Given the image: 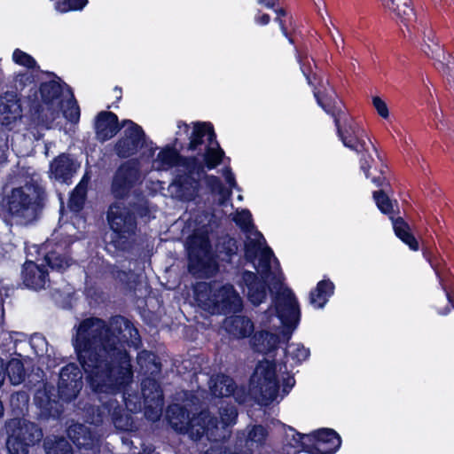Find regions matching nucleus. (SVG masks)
<instances>
[{
  "label": "nucleus",
  "mask_w": 454,
  "mask_h": 454,
  "mask_svg": "<svg viewBox=\"0 0 454 454\" xmlns=\"http://www.w3.org/2000/svg\"><path fill=\"white\" fill-rule=\"evenodd\" d=\"M72 342L76 359L97 394H115L132 381L131 356L127 347L138 349L142 340L137 328L123 316L109 324L97 317L82 319L74 326Z\"/></svg>",
  "instance_id": "f257e3e1"
},
{
  "label": "nucleus",
  "mask_w": 454,
  "mask_h": 454,
  "mask_svg": "<svg viewBox=\"0 0 454 454\" xmlns=\"http://www.w3.org/2000/svg\"><path fill=\"white\" fill-rule=\"evenodd\" d=\"M48 195L43 186L35 181L15 187L1 203L2 218L9 225L28 226L37 222L46 207Z\"/></svg>",
  "instance_id": "f03ea898"
},
{
  "label": "nucleus",
  "mask_w": 454,
  "mask_h": 454,
  "mask_svg": "<svg viewBox=\"0 0 454 454\" xmlns=\"http://www.w3.org/2000/svg\"><path fill=\"white\" fill-rule=\"evenodd\" d=\"M83 386L82 372L74 363H69L61 368L58 381V396L55 387L45 384L35 391L34 401L39 410L42 419H59L63 412V404L70 403L79 395Z\"/></svg>",
  "instance_id": "7ed1b4c3"
},
{
  "label": "nucleus",
  "mask_w": 454,
  "mask_h": 454,
  "mask_svg": "<svg viewBox=\"0 0 454 454\" xmlns=\"http://www.w3.org/2000/svg\"><path fill=\"white\" fill-rule=\"evenodd\" d=\"M151 211L146 200L141 201L121 200L112 202L106 211V221L112 231V244L119 251L132 247L138 230V218L149 216Z\"/></svg>",
  "instance_id": "20e7f679"
},
{
  "label": "nucleus",
  "mask_w": 454,
  "mask_h": 454,
  "mask_svg": "<svg viewBox=\"0 0 454 454\" xmlns=\"http://www.w3.org/2000/svg\"><path fill=\"white\" fill-rule=\"evenodd\" d=\"M58 80L41 82L38 89L30 90L27 96L30 121L37 128L50 129L59 117L64 86L70 88L60 78Z\"/></svg>",
  "instance_id": "39448f33"
},
{
  "label": "nucleus",
  "mask_w": 454,
  "mask_h": 454,
  "mask_svg": "<svg viewBox=\"0 0 454 454\" xmlns=\"http://www.w3.org/2000/svg\"><path fill=\"white\" fill-rule=\"evenodd\" d=\"M9 454H27L29 447L38 444L43 437V429L35 423L22 418H12L4 424Z\"/></svg>",
  "instance_id": "423d86ee"
},
{
  "label": "nucleus",
  "mask_w": 454,
  "mask_h": 454,
  "mask_svg": "<svg viewBox=\"0 0 454 454\" xmlns=\"http://www.w3.org/2000/svg\"><path fill=\"white\" fill-rule=\"evenodd\" d=\"M251 390L258 395L262 403L268 405L274 402L279 393V380L275 361L259 362L250 379Z\"/></svg>",
  "instance_id": "0eeeda50"
},
{
  "label": "nucleus",
  "mask_w": 454,
  "mask_h": 454,
  "mask_svg": "<svg viewBox=\"0 0 454 454\" xmlns=\"http://www.w3.org/2000/svg\"><path fill=\"white\" fill-rule=\"evenodd\" d=\"M178 130L176 132L175 145H179L180 150L196 152L204 145L212 144L217 140L214 125L210 121L192 122V130L190 132V126L184 121H178L176 123Z\"/></svg>",
  "instance_id": "6e6552de"
},
{
  "label": "nucleus",
  "mask_w": 454,
  "mask_h": 454,
  "mask_svg": "<svg viewBox=\"0 0 454 454\" xmlns=\"http://www.w3.org/2000/svg\"><path fill=\"white\" fill-rule=\"evenodd\" d=\"M422 35V51L428 58L435 60V68L447 78L449 85L454 90V58L444 51L431 27L425 26Z\"/></svg>",
  "instance_id": "1a4fd4ad"
},
{
  "label": "nucleus",
  "mask_w": 454,
  "mask_h": 454,
  "mask_svg": "<svg viewBox=\"0 0 454 454\" xmlns=\"http://www.w3.org/2000/svg\"><path fill=\"white\" fill-rule=\"evenodd\" d=\"M143 148L146 150L142 154L147 158H153L157 150V146L148 139L143 129H124L114 145V153L120 159L128 160L137 155Z\"/></svg>",
  "instance_id": "9d476101"
},
{
  "label": "nucleus",
  "mask_w": 454,
  "mask_h": 454,
  "mask_svg": "<svg viewBox=\"0 0 454 454\" xmlns=\"http://www.w3.org/2000/svg\"><path fill=\"white\" fill-rule=\"evenodd\" d=\"M140 177V162L137 158L129 159L116 168L112 177L110 192L116 200L129 197Z\"/></svg>",
  "instance_id": "9b49d317"
},
{
  "label": "nucleus",
  "mask_w": 454,
  "mask_h": 454,
  "mask_svg": "<svg viewBox=\"0 0 454 454\" xmlns=\"http://www.w3.org/2000/svg\"><path fill=\"white\" fill-rule=\"evenodd\" d=\"M272 303L283 326L296 329L301 320V309L294 292L289 288L276 292Z\"/></svg>",
  "instance_id": "f8f14e48"
},
{
  "label": "nucleus",
  "mask_w": 454,
  "mask_h": 454,
  "mask_svg": "<svg viewBox=\"0 0 454 454\" xmlns=\"http://www.w3.org/2000/svg\"><path fill=\"white\" fill-rule=\"evenodd\" d=\"M341 122V115L333 119L337 135L345 147L356 153L367 151L364 137H367L365 130L353 119L346 114Z\"/></svg>",
  "instance_id": "ddd939ff"
},
{
  "label": "nucleus",
  "mask_w": 454,
  "mask_h": 454,
  "mask_svg": "<svg viewBox=\"0 0 454 454\" xmlns=\"http://www.w3.org/2000/svg\"><path fill=\"white\" fill-rule=\"evenodd\" d=\"M303 451L308 454H334L341 446L340 434L332 428H320L307 435Z\"/></svg>",
  "instance_id": "4468645a"
},
{
  "label": "nucleus",
  "mask_w": 454,
  "mask_h": 454,
  "mask_svg": "<svg viewBox=\"0 0 454 454\" xmlns=\"http://www.w3.org/2000/svg\"><path fill=\"white\" fill-rule=\"evenodd\" d=\"M211 243L207 235H194L187 246L188 269L190 272H197L206 266L205 258L211 252Z\"/></svg>",
  "instance_id": "2eb2a0df"
},
{
  "label": "nucleus",
  "mask_w": 454,
  "mask_h": 454,
  "mask_svg": "<svg viewBox=\"0 0 454 454\" xmlns=\"http://www.w3.org/2000/svg\"><path fill=\"white\" fill-rule=\"evenodd\" d=\"M270 277L263 273H260L259 276L250 270H245L242 273V279L247 288V299L254 306H259L264 302L269 292L273 294V290L268 283Z\"/></svg>",
  "instance_id": "dca6fc26"
},
{
  "label": "nucleus",
  "mask_w": 454,
  "mask_h": 454,
  "mask_svg": "<svg viewBox=\"0 0 454 454\" xmlns=\"http://www.w3.org/2000/svg\"><path fill=\"white\" fill-rule=\"evenodd\" d=\"M212 304L219 313L227 315L242 309L241 298L231 284L220 286L212 294Z\"/></svg>",
  "instance_id": "f3484780"
},
{
  "label": "nucleus",
  "mask_w": 454,
  "mask_h": 454,
  "mask_svg": "<svg viewBox=\"0 0 454 454\" xmlns=\"http://www.w3.org/2000/svg\"><path fill=\"white\" fill-rule=\"evenodd\" d=\"M184 170L177 169L171 185L176 189L177 198L185 202L195 200L200 188V183L198 178L193 176L195 171H191L189 168H184Z\"/></svg>",
  "instance_id": "a211bd4d"
},
{
  "label": "nucleus",
  "mask_w": 454,
  "mask_h": 454,
  "mask_svg": "<svg viewBox=\"0 0 454 454\" xmlns=\"http://www.w3.org/2000/svg\"><path fill=\"white\" fill-rule=\"evenodd\" d=\"M202 159L198 156L192 155L190 158L195 160V163L191 165V171H195L199 176L205 174V170H213L222 164L225 152L221 147L219 142L215 140L214 143L206 145L204 152L201 154Z\"/></svg>",
  "instance_id": "6ab92c4d"
},
{
  "label": "nucleus",
  "mask_w": 454,
  "mask_h": 454,
  "mask_svg": "<svg viewBox=\"0 0 454 454\" xmlns=\"http://www.w3.org/2000/svg\"><path fill=\"white\" fill-rule=\"evenodd\" d=\"M142 394L145 399V415L152 412L155 419H159V411L163 405V392L160 383L153 377H147L142 380Z\"/></svg>",
  "instance_id": "aec40b11"
},
{
  "label": "nucleus",
  "mask_w": 454,
  "mask_h": 454,
  "mask_svg": "<svg viewBox=\"0 0 454 454\" xmlns=\"http://www.w3.org/2000/svg\"><path fill=\"white\" fill-rule=\"evenodd\" d=\"M67 434L79 450H91L99 445L97 433L91 427L82 423H72L67 429Z\"/></svg>",
  "instance_id": "412c9836"
},
{
  "label": "nucleus",
  "mask_w": 454,
  "mask_h": 454,
  "mask_svg": "<svg viewBox=\"0 0 454 454\" xmlns=\"http://www.w3.org/2000/svg\"><path fill=\"white\" fill-rule=\"evenodd\" d=\"M70 249V242L65 243L64 247L59 242L47 245L44 254L46 265L52 270L65 271L72 264V258L69 254Z\"/></svg>",
  "instance_id": "4be33fe9"
},
{
  "label": "nucleus",
  "mask_w": 454,
  "mask_h": 454,
  "mask_svg": "<svg viewBox=\"0 0 454 454\" xmlns=\"http://www.w3.org/2000/svg\"><path fill=\"white\" fill-rule=\"evenodd\" d=\"M21 277L25 286L35 291L43 289L49 281V273L45 267L30 260L24 262Z\"/></svg>",
  "instance_id": "5701e85b"
},
{
  "label": "nucleus",
  "mask_w": 454,
  "mask_h": 454,
  "mask_svg": "<svg viewBox=\"0 0 454 454\" xmlns=\"http://www.w3.org/2000/svg\"><path fill=\"white\" fill-rule=\"evenodd\" d=\"M179 145H168L163 147L157 155V160L163 169H168L174 167L189 168L196 161L190 156H184L180 153Z\"/></svg>",
  "instance_id": "b1692460"
},
{
  "label": "nucleus",
  "mask_w": 454,
  "mask_h": 454,
  "mask_svg": "<svg viewBox=\"0 0 454 454\" xmlns=\"http://www.w3.org/2000/svg\"><path fill=\"white\" fill-rule=\"evenodd\" d=\"M22 116V109L16 93L5 92L0 97V123L10 126Z\"/></svg>",
  "instance_id": "393cba45"
},
{
  "label": "nucleus",
  "mask_w": 454,
  "mask_h": 454,
  "mask_svg": "<svg viewBox=\"0 0 454 454\" xmlns=\"http://www.w3.org/2000/svg\"><path fill=\"white\" fill-rule=\"evenodd\" d=\"M383 7L393 12L403 23L408 31L414 27L417 15L411 0H380Z\"/></svg>",
  "instance_id": "a878e982"
},
{
  "label": "nucleus",
  "mask_w": 454,
  "mask_h": 454,
  "mask_svg": "<svg viewBox=\"0 0 454 454\" xmlns=\"http://www.w3.org/2000/svg\"><path fill=\"white\" fill-rule=\"evenodd\" d=\"M95 132L101 142L113 138L120 132L118 127V116L110 111H101L96 116Z\"/></svg>",
  "instance_id": "bb28decb"
},
{
  "label": "nucleus",
  "mask_w": 454,
  "mask_h": 454,
  "mask_svg": "<svg viewBox=\"0 0 454 454\" xmlns=\"http://www.w3.org/2000/svg\"><path fill=\"white\" fill-rule=\"evenodd\" d=\"M250 341L254 351L268 355L278 348L281 338L277 333L261 330L253 334Z\"/></svg>",
  "instance_id": "cd10ccee"
},
{
  "label": "nucleus",
  "mask_w": 454,
  "mask_h": 454,
  "mask_svg": "<svg viewBox=\"0 0 454 454\" xmlns=\"http://www.w3.org/2000/svg\"><path fill=\"white\" fill-rule=\"evenodd\" d=\"M335 291L334 283L329 278H324L317 283L310 290L309 302L316 309H323Z\"/></svg>",
  "instance_id": "c85d7f7f"
},
{
  "label": "nucleus",
  "mask_w": 454,
  "mask_h": 454,
  "mask_svg": "<svg viewBox=\"0 0 454 454\" xmlns=\"http://www.w3.org/2000/svg\"><path fill=\"white\" fill-rule=\"evenodd\" d=\"M226 330L236 339L252 337L254 331L253 321L247 316L232 315L226 322Z\"/></svg>",
  "instance_id": "c756f323"
},
{
  "label": "nucleus",
  "mask_w": 454,
  "mask_h": 454,
  "mask_svg": "<svg viewBox=\"0 0 454 454\" xmlns=\"http://www.w3.org/2000/svg\"><path fill=\"white\" fill-rule=\"evenodd\" d=\"M422 254L424 259L429 263L434 274L442 286V289L446 293L447 287L443 285V275L448 271L447 264L445 260L439 254L437 249L430 246L422 247Z\"/></svg>",
  "instance_id": "7c9ffc66"
},
{
  "label": "nucleus",
  "mask_w": 454,
  "mask_h": 454,
  "mask_svg": "<svg viewBox=\"0 0 454 454\" xmlns=\"http://www.w3.org/2000/svg\"><path fill=\"white\" fill-rule=\"evenodd\" d=\"M395 236L412 251L419 250V243L410 224L402 216H390Z\"/></svg>",
  "instance_id": "2f4dec72"
},
{
  "label": "nucleus",
  "mask_w": 454,
  "mask_h": 454,
  "mask_svg": "<svg viewBox=\"0 0 454 454\" xmlns=\"http://www.w3.org/2000/svg\"><path fill=\"white\" fill-rule=\"evenodd\" d=\"M314 97L317 103L333 119L340 115H345V113L341 110L340 106V102L337 101V95L334 91L328 93L325 91L322 92L320 90H315Z\"/></svg>",
  "instance_id": "473e14b6"
},
{
  "label": "nucleus",
  "mask_w": 454,
  "mask_h": 454,
  "mask_svg": "<svg viewBox=\"0 0 454 454\" xmlns=\"http://www.w3.org/2000/svg\"><path fill=\"white\" fill-rule=\"evenodd\" d=\"M51 172L57 180L66 182L73 174V160L67 154H60L51 163Z\"/></svg>",
  "instance_id": "72a5a7b5"
},
{
  "label": "nucleus",
  "mask_w": 454,
  "mask_h": 454,
  "mask_svg": "<svg viewBox=\"0 0 454 454\" xmlns=\"http://www.w3.org/2000/svg\"><path fill=\"white\" fill-rule=\"evenodd\" d=\"M87 180L85 175L69 196L67 207L73 213H79L84 207L87 199Z\"/></svg>",
  "instance_id": "f704fd0d"
},
{
  "label": "nucleus",
  "mask_w": 454,
  "mask_h": 454,
  "mask_svg": "<svg viewBox=\"0 0 454 454\" xmlns=\"http://www.w3.org/2000/svg\"><path fill=\"white\" fill-rule=\"evenodd\" d=\"M235 388L236 385L234 380L224 374L217 375L215 379L213 380V384L210 386L212 395L218 398L232 395Z\"/></svg>",
  "instance_id": "c9c22d12"
},
{
  "label": "nucleus",
  "mask_w": 454,
  "mask_h": 454,
  "mask_svg": "<svg viewBox=\"0 0 454 454\" xmlns=\"http://www.w3.org/2000/svg\"><path fill=\"white\" fill-rule=\"evenodd\" d=\"M4 378L8 377L11 384L19 385L25 380L26 371L23 362L19 358L4 361Z\"/></svg>",
  "instance_id": "e433bc0d"
},
{
  "label": "nucleus",
  "mask_w": 454,
  "mask_h": 454,
  "mask_svg": "<svg viewBox=\"0 0 454 454\" xmlns=\"http://www.w3.org/2000/svg\"><path fill=\"white\" fill-rule=\"evenodd\" d=\"M166 417L171 426L177 429V427H185L191 424L190 412L187 408L181 404H171L166 411Z\"/></svg>",
  "instance_id": "4c0bfd02"
},
{
  "label": "nucleus",
  "mask_w": 454,
  "mask_h": 454,
  "mask_svg": "<svg viewBox=\"0 0 454 454\" xmlns=\"http://www.w3.org/2000/svg\"><path fill=\"white\" fill-rule=\"evenodd\" d=\"M137 364L140 369L144 371L145 374L152 376L158 375L161 371V364L157 361L156 356L147 350H142L137 353Z\"/></svg>",
  "instance_id": "58836bf2"
},
{
  "label": "nucleus",
  "mask_w": 454,
  "mask_h": 454,
  "mask_svg": "<svg viewBox=\"0 0 454 454\" xmlns=\"http://www.w3.org/2000/svg\"><path fill=\"white\" fill-rule=\"evenodd\" d=\"M285 356L291 358L293 365H300L309 357L310 350L302 343H291L285 348Z\"/></svg>",
  "instance_id": "ea45409f"
},
{
  "label": "nucleus",
  "mask_w": 454,
  "mask_h": 454,
  "mask_svg": "<svg viewBox=\"0 0 454 454\" xmlns=\"http://www.w3.org/2000/svg\"><path fill=\"white\" fill-rule=\"evenodd\" d=\"M43 446L46 454H74L71 444L64 437L46 438Z\"/></svg>",
  "instance_id": "a19ab883"
},
{
  "label": "nucleus",
  "mask_w": 454,
  "mask_h": 454,
  "mask_svg": "<svg viewBox=\"0 0 454 454\" xmlns=\"http://www.w3.org/2000/svg\"><path fill=\"white\" fill-rule=\"evenodd\" d=\"M272 256H274V253L270 247H266L262 251L260 263L262 269L261 273H263L265 276H272L273 287L277 289L281 287L282 281L271 270L270 260Z\"/></svg>",
  "instance_id": "79ce46f5"
},
{
  "label": "nucleus",
  "mask_w": 454,
  "mask_h": 454,
  "mask_svg": "<svg viewBox=\"0 0 454 454\" xmlns=\"http://www.w3.org/2000/svg\"><path fill=\"white\" fill-rule=\"evenodd\" d=\"M387 192L385 189H380L379 191H374L372 192V197L375 200L376 206L379 210L384 214L387 215L389 217L394 216V205L389 196L387 195Z\"/></svg>",
  "instance_id": "37998d69"
},
{
  "label": "nucleus",
  "mask_w": 454,
  "mask_h": 454,
  "mask_svg": "<svg viewBox=\"0 0 454 454\" xmlns=\"http://www.w3.org/2000/svg\"><path fill=\"white\" fill-rule=\"evenodd\" d=\"M54 8L60 13L73 11H82L88 4V0H51Z\"/></svg>",
  "instance_id": "c03bdc74"
},
{
  "label": "nucleus",
  "mask_w": 454,
  "mask_h": 454,
  "mask_svg": "<svg viewBox=\"0 0 454 454\" xmlns=\"http://www.w3.org/2000/svg\"><path fill=\"white\" fill-rule=\"evenodd\" d=\"M268 430L262 425H254L248 431L247 442L256 443L257 446H263L268 437Z\"/></svg>",
  "instance_id": "a18cd8bd"
},
{
  "label": "nucleus",
  "mask_w": 454,
  "mask_h": 454,
  "mask_svg": "<svg viewBox=\"0 0 454 454\" xmlns=\"http://www.w3.org/2000/svg\"><path fill=\"white\" fill-rule=\"evenodd\" d=\"M12 60L21 67H25L28 69H35L38 67L35 59L28 53L21 51L20 49H15L12 53Z\"/></svg>",
  "instance_id": "49530a36"
},
{
  "label": "nucleus",
  "mask_w": 454,
  "mask_h": 454,
  "mask_svg": "<svg viewBox=\"0 0 454 454\" xmlns=\"http://www.w3.org/2000/svg\"><path fill=\"white\" fill-rule=\"evenodd\" d=\"M234 223L244 231H251L254 228L252 214L248 209H242L233 217Z\"/></svg>",
  "instance_id": "de8ad7c7"
},
{
  "label": "nucleus",
  "mask_w": 454,
  "mask_h": 454,
  "mask_svg": "<svg viewBox=\"0 0 454 454\" xmlns=\"http://www.w3.org/2000/svg\"><path fill=\"white\" fill-rule=\"evenodd\" d=\"M64 117L71 123H77L80 120L81 110L76 99L72 95V98L67 101V107L63 111Z\"/></svg>",
  "instance_id": "09e8293b"
},
{
  "label": "nucleus",
  "mask_w": 454,
  "mask_h": 454,
  "mask_svg": "<svg viewBox=\"0 0 454 454\" xmlns=\"http://www.w3.org/2000/svg\"><path fill=\"white\" fill-rule=\"evenodd\" d=\"M260 249L261 244L258 241L248 239V240L244 244V257L246 261L248 262H254Z\"/></svg>",
  "instance_id": "8fccbe9b"
},
{
  "label": "nucleus",
  "mask_w": 454,
  "mask_h": 454,
  "mask_svg": "<svg viewBox=\"0 0 454 454\" xmlns=\"http://www.w3.org/2000/svg\"><path fill=\"white\" fill-rule=\"evenodd\" d=\"M220 416L225 426L233 425L238 419V411L235 406H226L220 409Z\"/></svg>",
  "instance_id": "3c124183"
},
{
  "label": "nucleus",
  "mask_w": 454,
  "mask_h": 454,
  "mask_svg": "<svg viewBox=\"0 0 454 454\" xmlns=\"http://www.w3.org/2000/svg\"><path fill=\"white\" fill-rule=\"evenodd\" d=\"M387 167L386 165H381V168L379 171L378 176H374L372 177V182L380 189H385L389 191L391 189L390 183L386 176V171Z\"/></svg>",
  "instance_id": "603ef678"
},
{
  "label": "nucleus",
  "mask_w": 454,
  "mask_h": 454,
  "mask_svg": "<svg viewBox=\"0 0 454 454\" xmlns=\"http://www.w3.org/2000/svg\"><path fill=\"white\" fill-rule=\"evenodd\" d=\"M203 175L207 188L210 191L212 194H215L220 189V187L223 184L221 179L215 175H208L206 173Z\"/></svg>",
  "instance_id": "864d4df0"
},
{
  "label": "nucleus",
  "mask_w": 454,
  "mask_h": 454,
  "mask_svg": "<svg viewBox=\"0 0 454 454\" xmlns=\"http://www.w3.org/2000/svg\"><path fill=\"white\" fill-rule=\"evenodd\" d=\"M372 105L377 111V114L383 119H387L389 116V110L386 102L379 96L372 97Z\"/></svg>",
  "instance_id": "5fc2aeb1"
},
{
  "label": "nucleus",
  "mask_w": 454,
  "mask_h": 454,
  "mask_svg": "<svg viewBox=\"0 0 454 454\" xmlns=\"http://www.w3.org/2000/svg\"><path fill=\"white\" fill-rule=\"evenodd\" d=\"M111 417H112L113 423L114 424V426L116 427L123 428L122 410L118 403H115L114 407L113 408V411L111 412ZM126 425L127 424L125 423L124 426H126Z\"/></svg>",
  "instance_id": "6e6d98bb"
},
{
  "label": "nucleus",
  "mask_w": 454,
  "mask_h": 454,
  "mask_svg": "<svg viewBox=\"0 0 454 454\" xmlns=\"http://www.w3.org/2000/svg\"><path fill=\"white\" fill-rule=\"evenodd\" d=\"M223 248L226 255L229 258H232L237 254L238 252V244L237 240L233 238H230L226 243L223 245Z\"/></svg>",
  "instance_id": "4d7b16f0"
},
{
  "label": "nucleus",
  "mask_w": 454,
  "mask_h": 454,
  "mask_svg": "<svg viewBox=\"0 0 454 454\" xmlns=\"http://www.w3.org/2000/svg\"><path fill=\"white\" fill-rule=\"evenodd\" d=\"M288 428H289V430L294 432L293 441L295 442V445L301 447V450H303L304 444L309 443V442H308V439H307L308 434H301V433L296 431L292 427H289Z\"/></svg>",
  "instance_id": "13d9d810"
},
{
  "label": "nucleus",
  "mask_w": 454,
  "mask_h": 454,
  "mask_svg": "<svg viewBox=\"0 0 454 454\" xmlns=\"http://www.w3.org/2000/svg\"><path fill=\"white\" fill-rule=\"evenodd\" d=\"M372 160V158L369 154L365 155L364 153H363L360 158V168L363 170L367 178L370 177V168Z\"/></svg>",
  "instance_id": "bf43d9fd"
},
{
  "label": "nucleus",
  "mask_w": 454,
  "mask_h": 454,
  "mask_svg": "<svg viewBox=\"0 0 454 454\" xmlns=\"http://www.w3.org/2000/svg\"><path fill=\"white\" fill-rule=\"evenodd\" d=\"M254 20L256 25L267 26L270 22V16L258 10L257 13L254 15Z\"/></svg>",
  "instance_id": "052dcab7"
},
{
  "label": "nucleus",
  "mask_w": 454,
  "mask_h": 454,
  "mask_svg": "<svg viewBox=\"0 0 454 454\" xmlns=\"http://www.w3.org/2000/svg\"><path fill=\"white\" fill-rule=\"evenodd\" d=\"M215 194L220 196L219 204L223 205L231 198L232 192L231 188H226L223 184Z\"/></svg>",
  "instance_id": "680f3d73"
},
{
  "label": "nucleus",
  "mask_w": 454,
  "mask_h": 454,
  "mask_svg": "<svg viewBox=\"0 0 454 454\" xmlns=\"http://www.w3.org/2000/svg\"><path fill=\"white\" fill-rule=\"evenodd\" d=\"M295 384V380L293 376H287L283 380L282 395H286Z\"/></svg>",
  "instance_id": "e2e57ef3"
},
{
  "label": "nucleus",
  "mask_w": 454,
  "mask_h": 454,
  "mask_svg": "<svg viewBox=\"0 0 454 454\" xmlns=\"http://www.w3.org/2000/svg\"><path fill=\"white\" fill-rule=\"evenodd\" d=\"M118 127H120V130L123 128H125L124 129L132 130L143 129L140 125H138L137 123L129 119L122 120L121 122L118 121Z\"/></svg>",
  "instance_id": "0e129e2a"
},
{
  "label": "nucleus",
  "mask_w": 454,
  "mask_h": 454,
  "mask_svg": "<svg viewBox=\"0 0 454 454\" xmlns=\"http://www.w3.org/2000/svg\"><path fill=\"white\" fill-rule=\"evenodd\" d=\"M224 177H225L226 183L229 184L231 189L237 187V182H236L235 176L230 168H225Z\"/></svg>",
  "instance_id": "69168bd1"
},
{
  "label": "nucleus",
  "mask_w": 454,
  "mask_h": 454,
  "mask_svg": "<svg viewBox=\"0 0 454 454\" xmlns=\"http://www.w3.org/2000/svg\"><path fill=\"white\" fill-rule=\"evenodd\" d=\"M280 0H256L259 5H262L267 9H274L279 5Z\"/></svg>",
  "instance_id": "338daca9"
},
{
  "label": "nucleus",
  "mask_w": 454,
  "mask_h": 454,
  "mask_svg": "<svg viewBox=\"0 0 454 454\" xmlns=\"http://www.w3.org/2000/svg\"><path fill=\"white\" fill-rule=\"evenodd\" d=\"M274 21L278 24L280 31L283 35H287V18L281 19L280 18H274Z\"/></svg>",
  "instance_id": "774afa93"
}]
</instances>
